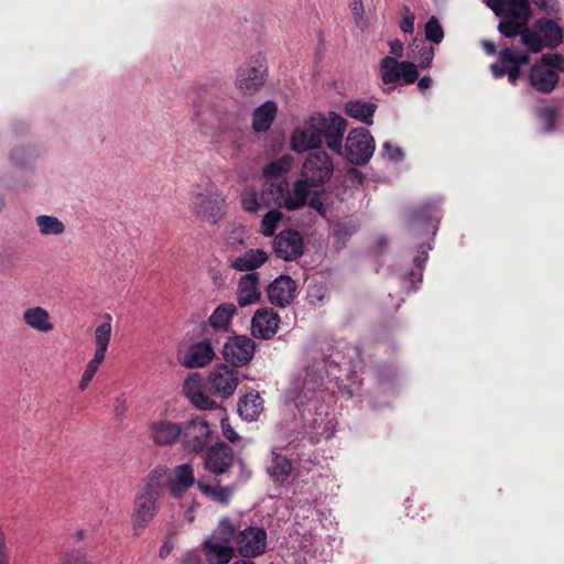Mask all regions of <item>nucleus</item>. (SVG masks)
<instances>
[{"mask_svg": "<svg viewBox=\"0 0 564 564\" xmlns=\"http://www.w3.org/2000/svg\"><path fill=\"white\" fill-rule=\"evenodd\" d=\"M193 109V120L200 133L209 134L215 131L220 141L230 143L235 149L241 147L245 138L246 113L235 100L198 99L194 102Z\"/></svg>", "mask_w": 564, "mask_h": 564, "instance_id": "f257e3e1", "label": "nucleus"}, {"mask_svg": "<svg viewBox=\"0 0 564 564\" xmlns=\"http://www.w3.org/2000/svg\"><path fill=\"white\" fill-rule=\"evenodd\" d=\"M346 126V120L338 113L332 112L328 117L314 113L293 130L291 148L296 153L319 149L325 139L333 152L341 154Z\"/></svg>", "mask_w": 564, "mask_h": 564, "instance_id": "f03ea898", "label": "nucleus"}, {"mask_svg": "<svg viewBox=\"0 0 564 564\" xmlns=\"http://www.w3.org/2000/svg\"><path fill=\"white\" fill-rule=\"evenodd\" d=\"M167 468L156 466L140 487L133 502L132 523L134 530H143L158 514L160 500L164 496V477Z\"/></svg>", "mask_w": 564, "mask_h": 564, "instance_id": "7ed1b4c3", "label": "nucleus"}, {"mask_svg": "<svg viewBox=\"0 0 564 564\" xmlns=\"http://www.w3.org/2000/svg\"><path fill=\"white\" fill-rule=\"evenodd\" d=\"M310 189L306 181H296L293 186L286 178L264 180L260 199L265 208L297 210L306 205Z\"/></svg>", "mask_w": 564, "mask_h": 564, "instance_id": "20e7f679", "label": "nucleus"}, {"mask_svg": "<svg viewBox=\"0 0 564 564\" xmlns=\"http://www.w3.org/2000/svg\"><path fill=\"white\" fill-rule=\"evenodd\" d=\"M310 189L306 181H296L293 186L286 178L264 180L260 199L265 208L297 210L306 205Z\"/></svg>", "mask_w": 564, "mask_h": 564, "instance_id": "39448f33", "label": "nucleus"}, {"mask_svg": "<svg viewBox=\"0 0 564 564\" xmlns=\"http://www.w3.org/2000/svg\"><path fill=\"white\" fill-rule=\"evenodd\" d=\"M188 208L197 219L216 225L226 214V197L214 182L206 178L189 191Z\"/></svg>", "mask_w": 564, "mask_h": 564, "instance_id": "423d86ee", "label": "nucleus"}, {"mask_svg": "<svg viewBox=\"0 0 564 564\" xmlns=\"http://www.w3.org/2000/svg\"><path fill=\"white\" fill-rule=\"evenodd\" d=\"M563 30L550 18L536 19L523 34V45L531 53H540L544 48L555 50L563 42Z\"/></svg>", "mask_w": 564, "mask_h": 564, "instance_id": "0eeeda50", "label": "nucleus"}, {"mask_svg": "<svg viewBox=\"0 0 564 564\" xmlns=\"http://www.w3.org/2000/svg\"><path fill=\"white\" fill-rule=\"evenodd\" d=\"M379 76L383 83L382 91L391 94L397 83L414 84L419 79L417 66L409 61L399 62L392 56H386L379 64Z\"/></svg>", "mask_w": 564, "mask_h": 564, "instance_id": "6e6552de", "label": "nucleus"}, {"mask_svg": "<svg viewBox=\"0 0 564 564\" xmlns=\"http://www.w3.org/2000/svg\"><path fill=\"white\" fill-rule=\"evenodd\" d=\"M212 440V430L205 415H194L182 422L181 446L187 454H200Z\"/></svg>", "mask_w": 564, "mask_h": 564, "instance_id": "1a4fd4ad", "label": "nucleus"}, {"mask_svg": "<svg viewBox=\"0 0 564 564\" xmlns=\"http://www.w3.org/2000/svg\"><path fill=\"white\" fill-rule=\"evenodd\" d=\"M268 68L262 55L252 56L237 73L236 87L246 96H253L265 84Z\"/></svg>", "mask_w": 564, "mask_h": 564, "instance_id": "9d476101", "label": "nucleus"}, {"mask_svg": "<svg viewBox=\"0 0 564 564\" xmlns=\"http://www.w3.org/2000/svg\"><path fill=\"white\" fill-rule=\"evenodd\" d=\"M530 63L527 52L506 47L499 51L498 61L490 65L492 76L498 79L505 76L511 85H516L522 75V67Z\"/></svg>", "mask_w": 564, "mask_h": 564, "instance_id": "9b49d317", "label": "nucleus"}, {"mask_svg": "<svg viewBox=\"0 0 564 564\" xmlns=\"http://www.w3.org/2000/svg\"><path fill=\"white\" fill-rule=\"evenodd\" d=\"M106 322L98 325L94 333L96 350L93 359L87 364L86 369L82 376V379L78 384V389L84 391L89 386L94 376L98 371L100 365L105 361L106 352L109 347L112 326H111V315L106 314Z\"/></svg>", "mask_w": 564, "mask_h": 564, "instance_id": "f8f14e48", "label": "nucleus"}, {"mask_svg": "<svg viewBox=\"0 0 564 564\" xmlns=\"http://www.w3.org/2000/svg\"><path fill=\"white\" fill-rule=\"evenodd\" d=\"M503 13L496 14L501 18L498 24V31L505 37H514L520 35L523 43V34L529 30L528 22L532 15L531 4H518L503 8Z\"/></svg>", "mask_w": 564, "mask_h": 564, "instance_id": "ddd939ff", "label": "nucleus"}, {"mask_svg": "<svg viewBox=\"0 0 564 564\" xmlns=\"http://www.w3.org/2000/svg\"><path fill=\"white\" fill-rule=\"evenodd\" d=\"M346 158L354 165L367 164L375 151V139L366 128L354 129L345 144Z\"/></svg>", "mask_w": 564, "mask_h": 564, "instance_id": "4468645a", "label": "nucleus"}, {"mask_svg": "<svg viewBox=\"0 0 564 564\" xmlns=\"http://www.w3.org/2000/svg\"><path fill=\"white\" fill-rule=\"evenodd\" d=\"M334 164L329 155L324 151L311 153L305 160L302 169L301 181H306L310 186H318L326 183L333 175Z\"/></svg>", "mask_w": 564, "mask_h": 564, "instance_id": "2eb2a0df", "label": "nucleus"}, {"mask_svg": "<svg viewBox=\"0 0 564 564\" xmlns=\"http://www.w3.org/2000/svg\"><path fill=\"white\" fill-rule=\"evenodd\" d=\"M256 343L246 335L226 336L223 345V357L232 367L248 365L254 356Z\"/></svg>", "mask_w": 564, "mask_h": 564, "instance_id": "dca6fc26", "label": "nucleus"}, {"mask_svg": "<svg viewBox=\"0 0 564 564\" xmlns=\"http://www.w3.org/2000/svg\"><path fill=\"white\" fill-rule=\"evenodd\" d=\"M267 531L259 527H247L235 538L238 553L246 558L258 557L267 549Z\"/></svg>", "mask_w": 564, "mask_h": 564, "instance_id": "f3484780", "label": "nucleus"}, {"mask_svg": "<svg viewBox=\"0 0 564 564\" xmlns=\"http://www.w3.org/2000/svg\"><path fill=\"white\" fill-rule=\"evenodd\" d=\"M234 462V449L225 442H217L204 451V467L216 476L228 473Z\"/></svg>", "mask_w": 564, "mask_h": 564, "instance_id": "a211bd4d", "label": "nucleus"}, {"mask_svg": "<svg viewBox=\"0 0 564 564\" xmlns=\"http://www.w3.org/2000/svg\"><path fill=\"white\" fill-rule=\"evenodd\" d=\"M239 384V372L227 365H220L208 376L209 390L224 399L234 394Z\"/></svg>", "mask_w": 564, "mask_h": 564, "instance_id": "6ab92c4d", "label": "nucleus"}, {"mask_svg": "<svg viewBox=\"0 0 564 564\" xmlns=\"http://www.w3.org/2000/svg\"><path fill=\"white\" fill-rule=\"evenodd\" d=\"M273 249L278 258L285 261L295 260L303 254V237L296 230H283L274 238Z\"/></svg>", "mask_w": 564, "mask_h": 564, "instance_id": "aec40b11", "label": "nucleus"}, {"mask_svg": "<svg viewBox=\"0 0 564 564\" xmlns=\"http://www.w3.org/2000/svg\"><path fill=\"white\" fill-rule=\"evenodd\" d=\"M195 484L194 467L192 464L186 463L177 465L171 470L164 482V488L169 489L170 495L174 499H181Z\"/></svg>", "mask_w": 564, "mask_h": 564, "instance_id": "412c9836", "label": "nucleus"}, {"mask_svg": "<svg viewBox=\"0 0 564 564\" xmlns=\"http://www.w3.org/2000/svg\"><path fill=\"white\" fill-rule=\"evenodd\" d=\"M219 338L205 335V338L188 348L183 365L188 369L205 367L215 356L214 346L218 345Z\"/></svg>", "mask_w": 564, "mask_h": 564, "instance_id": "4be33fe9", "label": "nucleus"}, {"mask_svg": "<svg viewBox=\"0 0 564 564\" xmlns=\"http://www.w3.org/2000/svg\"><path fill=\"white\" fill-rule=\"evenodd\" d=\"M237 307L232 303L218 305L208 318V326L205 327V335L219 338L227 336L230 330V321L236 315Z\"/></svg>", "mask_w": 564, "mask_h": 564, "instance_id": "5701e85b", "label": "nucleus"}, {"mask_svg": "<svg viewBox=\"0 0 564 564\" xmlns=\"http://www.w3.org/2000/svg\"><path fill=\"white\" fill-rule=\"evenodd\" d=\"M280 317L273 308H259L251 321V334L256 338L270 339L279 329Z\"/></svg>", "mask_w": 564, "mask_h": 564, "instance_id": "b1692460", "label": "nucleus"}, {"mask_svg": "<svg viewBox=\"0 0 564 564\" xmlns=\"http://www.w3.org/2000/svg\"><path fill=\"white\" fill-rule=\"evenodd\" d=\"M296 282L289 275H280L268 286L269 301L279 307L290 305L296 296Z\"/></svg>", "mask_w": 564, "mask_h": 564, "instance_id": "393cba45", "label": "nucleus"}, {"mask_svg": "<svg viewBox=\"0 0 564 564\" xmlns=\"http://www.w3.org/2000/svg\"><path fill=\"white\" fill-rule=\"evenodd\" d=\"M151 438L158 446H172L181 443L182 423L172 422L167 419L153 421L150 424Z\"/></svg>", "mask_w": 564, "mask_h": 564, "instance_id": "a878e982", "label": "nucleus"}, {"mask_svg": "<svg viewBox=\"0 0 564 564\" xmlns=\"http://www.w3.org/2000/svg\"><path fill=\"white\" fill-rule=\"evenodd\" d=\"M560 82L558 73L554 69H549L540 63L534 64L529 73L530 85L539 93H552Z\"/></svg>", "mask_w": 564, "mask_h": 564, "instance_id": "bb28decb", "label": "nucleus"}, {"mask_svg": "<svg viewBox=\"0 0 564 564\" xmlns=\"http://www.w3.org/2000/svg\"><path fill=\"white\" fill-rule=\"evenodd\" d=\"M261 293L259 288V273L250 272L242 275L238 283L237 301L243 307L257 303Z\"/></svg>", "mask_w": 564, "mask_h": 564, "instance_id": "cd10ccee", "label": "nucleus"}, {"mask_svg": "<svg viewBox=\"0 0 564 564\" xmlns=\"http://www.w3.org/2000/svg\"><path fill=\"white\" fill-rule=\"evenodd\" d=\"M203 552L208 564H228L235 556L231 545L206 539L203 543Z\"/></svg>", "mask_w": 564, "mask_h": 564, "instance_id": "c85d7f7f", "label": "nucleus"}, {"mask_svg": "<svg viewBox=\"0 0 564 564\" xmlns=\"http://www.w3.org/2000/svg\"><path fill=\"white\" fill-rule=\"evenodd\" d=\"M268 260V254L262 249H250L243 254L230 259V268L237 271L254 272Z\"/></svg>", "mask_w": 564, "mask_h": 564, "instance_id": "c756f323", "label": "nucleus"}, {"mask_svg": "<svg viewBox=\"0 0 564 564\" xmlns=\"http://www.w3.org/2000/svg\"><path fill=\"white\" fill-rule=\"evenodd\" d=\"M262 411L263 399L258 392L250 391L239 399L238 413L243 420L248 422L256 421Z\"/></svg>", "mask_w": 564, "mask_h": 564, "instance_id": "7c9ffc66", "label": "nucleus"}, {"mask_svg": "<svg viewBox=\"0 0 564 564\" xmlns=\"http://www.w3.org/2000/svg\"><path fill=\"white\" fill-rule=\"evenodd\" d=\"M183 389L195 408L199 410H212L217 406L216 402L200 390L195 376H191L185 380Z\"/></svg>", "mask_w": 564, "mask_h": 564, "instance_id": "2f4dec72", "label": "nucleus"}, {"mask_svg": "<svg viewBox=\"0 0 564 564\" xmlns=\"http://www.w3.org/2000/svg\"><path fill=\"white\" fill-rule=\"evenodd\" d=\"M23 321L29 327L40 333H48L54 328L48 312L40 306L25 310Z\"/></svg>", "mask_w": 564, "mask_h": 564, "instance_id": "473e14b6", "label": "nucleus"}, {"mask_svg": "<svg viewBox=\"0 0 564 564\" xmlns=\"http://www.w3.org/2000/svg\"><path fill=\"white\" fill-rule=\"evenodd\" d=\"M293 470L292 462L285 456L280 455L276 449L272 451V463L268 467V473L275 484L283 485L288 481Z\"/></svg>", "mask_w": 564, "mask_h": 564, "instance_id": "72a5a7b5", "label": "nucleus"}, {"mask_svg": "<svg viewBox=\"0 0 564 564\" xmlns=\"http://www.w3.org/2000/svg\"><path fill=\"white\" fill-rule=\"evenodd\" d=\"M278 107L274 101H265L253 111L252 128L256 132H265L276 116Z\"/></svg>", "mask_w": 564, "mask_h": 564, "instance_id": "f704fd0d", "label": "nucleus"}, {"mask_svg": "<svg viewBox=\"0 0 564 564\" xmlns=\"http://www.w3.org/2000/svg\"><path fill=\"white\" fill-rule=\"evenodd\" d=\"M377 105L365 100H350L345 106V112L366 124H372Z\"/></svg>", "mask_w": 564, "mask_h": 564, "instance_id": "c9c22d12", "label": "nucleus"}, {"mask_svg": "<svg viewBox=\"0 0 564 564\" xmlns=\"http://www.w3.org/2000/svg\"><path fill=\"white\" fill-rule=\"evenodd\" d=\"M440 208L435 202H427L412 212L411 218L413 223H438Z\"/></svg>", "mask_w": 564, "mask_h": 564, "instance_id": "e433bc0d", "label": "nucleus"}, {"mask_svg": "<svg viewBox=\"0 0 564 564\" xmlns=\"http://www.w3.org/2000/svg\"><path fill=\"white\" fill-rule=\"evenodd\" d=\"M237 533V529L231 520L228 517H225L219 521L217 528L213 531L208 539L230 545Z\"/></svg>", "mask_w": 564, "mask_h": 564, "instance_id": "4c0bfd02", "label": "nucleus"}, {"mask_svg": "<svg viewBox=\"0 0 564 564\" xmlns=\"http://www.w3.org/2000/svg\"><path fill=\"white\" fill-rule=\"evenodd\" d=\"M35 224L44 236H59L65 232V225L55 216L40 215L35 218Z\"/></svg>", "mask_w": 564, "mask_h": 564, "instance_id": "58836bf2", "label": "nucleus"}, {"mask_svg": "<svg viewBox=\"0 0 564 564\" xmlns=\"http://www.w3.org/2000/svg\"><path fill=\"white\" fill-rule=\"evenodd\" d=\"M197 488L202 494L209 497L212 500L216 502L226 506L230 501L231 489L229 487L212 486L203 481H198Z\"/></svg>", "mask_w": 564, "mask_h": 564, "instance_id": "ea45409f", "label": "nucleus"}, {"mask_svg": "<svg viewBox=\"0 0 564 564\" xmlns=\"http://www.w3.org/2000/svg\"><path fill=\"white\" fill-rule=\"evenodd\" d=\"M282 218L283 214L279 208H271L261 220V234L264 237L273 236Z\"/></svg>", "mask_w": 564, "mask_h": 564, "instance_id": "a19ab883", "label": "nucleus"}, {"mask_svg": "<svg viewBox=\"0 0 564 564\" xmlns=\"http://www.w3.org/2000/svg\"><path fill=\"white\" fill-rule=\"evenodd\" d=\"M289 167L290 164L286 158L273 161L269 163L263 170L264 180L286 178L284 174L288 172Z\"/></svg>", "mask_w": 564, "mask_h": 564, "instance_id": "79ce46f5", "label": "nucleus"}, {"mask_svg": "<svg viewBox=\"0 0 564 564\" xmlns=\"http://www.w3.org/2000/svg\"><path fill=\"white\" fill-rule=\"evenodd\" d=\"M425 39L434 44H440L444 39L443 26L434 15H432L425 24Z\"/></svg>", "mask_w": 564, "mask_h": 564, "instance_id": "37998d69", "label": "nucleus"}, {"mask_svg": "<svg viewBox=\"0 0 564 564\" xmlns=\"http://www.w3.org/2000/svg\"><path fill=\"white\" fill-rule=\"evenodd\" d=\"M427 260V251L421 250L419 251V254L414 258V265L415 269L410 271L408 278L410 282V289H414V283L420 282L422 280V270L423 265Z\"/></svg>", "mask_w": 564, "mask_h": 564, "instance_id": "c03bdc74", "label": "nucleus"}, {"mask_svg": "<svg viewBox=\"0 0 564 564\" xmlns=\"http://www.w3.org/2000/svg\"><path fill=\"white\" fill-rule=\"evenodd\" d=\"M241 206L243 210L248 213H257L261 207H263L262 202L260 199V193L256 192H246L241 195Z\"/></svg>", "mask_w": 564, "mask_h": 564, "instance_id": "a18cd8bd", "label": "nucleus"}, {"mask_svg": "<svg viewBox=\"0 0 564 564\" xmlns=\"http://www.w3.org/2000/svg\"><path fill=\"white\" fill-rule=\"evenodd\" d=\"M538 117L544 123L546 132L554 131L557 119V111L555 109L550 107L541 108L538 111Z\"/></svg>", "mask_w": 564, "mask_h": 564, "instance_id": "49530a36", "label": "nucleus"}, {"mask_svg": "<svg viewBox=\"0 0 564 564\" xmlns=\"http://www.w3.org/2000/svg\"><path fill=\"white\" fill-rule=\"evenodd\" d=\"M544 67L549 69L564 70V55L557 53H549L544 54L539 62Z\"/></svg>", "mask_w": 564, "mask_h": 564, "instance_id": "de8ad7c7", "label": "nucleus"}, {"mask_svg": "<svg viewBox=\"0 0 564 564\" xmlns=\"http://www.w3.org/2000/svg\"><path fill=\"white\" fill-rule=\"evenodd\" d=\"M486 6L492 10L495 14L503 13V8L514 7L518 4H528L529 0H486Z\"/></svg>", "mask_w": 564, "mask_h": 564, "instance_id": "09e8293b", "label": "nucleus"}, {"mask_svg": "<svg viewBox=\"0 0 564 564\" xmlns=\"http://www.w3.org/2000/svg\"><path fill=\"white\" fill-rule=\"evenodd\" d=\"M10 158L17 166H24L31 158V151L26 148H17L11 152Z\"/></svg>", "mask_w": 564, "mask_h": 564, "instance_id": "8fccbe9b", "label": "nucleus"}, {"mask_svg": "<svg viewBox=\"0 0 564 564\" xmlns=\"http://www.w3.org/2000/svg\"><path fill=\"white\" fill-rule=\"evenodd\" d=\"M382 148L383 155L387 156L389 160L393 162H400L403 160L404 154L399 147H394L390 142H384Z\"/></svg>", "mask_w": 564, "mask_h": 564, "instance_id": "3c124183", "label": "nucleus"}, {"mask_svg": "<svg viewBox=\"0 0 564 564\" xmlns=\"http://www.w3.org/2000/svg\"><path fill=\"white\" fill-rule=\"evenodd\" d=\"M306 204L316 210L319 215L324 216L326 213L325 205L322 200L321 194L318 192H315L311 198L307 197Z\"/></svg>", "mask_w": 564, "mask_h": 564, "instance_id": "603ef678", "label": "nucleus"}, {"mask_svg": "<svg viewBox=\"0 0 564 564\" xmlns=\"http://www.w3.org/2000/svg\"><path fill=\"white\" fill-rule=\"evenodd\" d=\"M434 58V48L431 46H424L420 51V66L422 68H429L432 65Z\"/></svg>", "mask_w": 564, "mask_h": 564, "instance_id": "864d4df0", "label": "nucleus"}, {"mask_svg": "<svg viewBox=\"0 0 564 564\" xmlns=\"http://www.w3.org/2000/svg\"><path fill=\"white\" fill-rule=\"evenodd\" d=\"M221 429L224 436L229 442L235 443L240 440L239 434L234 430L226 417H221Z\"/></svg>", "mask_w": 564, "mask_h": 564, "instance_id": "5fc2aeb1", "label": "nucleus"}, {"mask_svg": "<svg viewBox=\"0 0 564 564\" xmlns=\"http://www.w3.org/2000/svg\"><path fill=\"white\" fill-rule=\"evenodd\" d=\"M408 15L400 22V29L403 33L412 34L414 31L415 17L410 12L409 8H405Z\"/></svg>", "mask_w": 564, "mask_h": 564, "instance_id": "6e6d98bb", "label": "nucleus"}, {"mask_svg": "<svg viewBox=\"0 0 564 564\" xmlns=\"http://www.w3.org/2000/svg\"><path fill=\"white\" fill-rule=\"evenodd\" d=\"M64 564H90V562L86 558V555L80 551H74L67 554Z\"/></svg>", "mask_w": 564, "mask_h": 564, "instance_id": "4d7b16f0", "label": "nucleus"}, {"mask_svg": "<svg viewBox=\"0 0 564 564\" xmlns=\"http://www.w3.org/2000/svg\"><path fill=\"white\" fill-rule=\"evenodd\" d=\"M390 53L392 57H402L404 53V46L403 43L395 39L389 42Z\"/></svg>", "mask_w": 564, "mask_h": 564, "instance_id": "13d9d810", "label": "nucleus"}, {"mask_svg": "<svg viewBox=\"0 0 564 564\" xmlns=\"http://www.w3.org/2000/svg\"><path fill=\"white\" fill-rule=\"evenodd\" d=\"M350 9L356 21L362 19L365 10L361 0H351Z\"/></svg>", "mask_w": 564, "mask_h": 564, "instance_id": "bf43d9fd", "label": "nucleus"}, {"mask_svg": "<svg viewBox=\"0 0 564 564\" xmlns=\"http://www.w3.org/2000/svg\"><path fill=\"white\" fill-rule=\"evenodd\" d=\"M115 414L120 417L127 411L126 400L121 398H117L113 403Z\"/></svg>", "mask_w": 564, "mask_h": 564, "instance_id": "052dcab7", "label": "nucleus"}, {"mask_svg": "<svg viewBox=\"0 0 564 564\" xmlns=\"http://www.w3.org/2000/svg\"><path fill=\"white\" fill-rule=\"evenodd\" d=\"M181 564H202L199 555L195 552L187 553Z\"/></svg>", "mask_w": 564, "mask_h": 564, "instance_id": "680f3d73", "label": "nucleus"}, {"mask_svg": "<svg viewBox=\"0 0 564 564\" xmlns=\"http://www.w3.org/2000/svg\"><path fill=\"white\" fill-rule=\"evenodd\" d=\"M552 0H533L534 4L546 12H552L554 10V4L551 3Z\"/></svg>", "mask_w": 564, "mask_h": 564, "instance_id": "e2e57ef3", "label": "nucleus"}, {"mask_svg": "<svg viewBox=\"0 0 564 564\" xmlns=\"http://www.w3.org/2000/svg\"><path fill=\"white\" fill-rule=\"evenodd\" d=\"M481 45L488 55H498L499 52L497 51L496 44L494 42L485 40L482 41Z\"/></svg>", "mask_w": 564, "mask_h": 564, "instance_id": "0e129e2a", "label": "nucleus"}, {"mask_svg": "<svg viewBox=\"0 0 564 564\" xmlns=\"http://www.w3.org/2000/svg\"><path fill=\"white\" fill-rule=\"evenodd\" d=\"M432 86V79L431 77L429 76H424L422 78L419 79V83H417V88L421 90V91H425L426 89H429L430 87Z\"/></svg>", "mask_w": 564, "mask_h": 564, "instance_id": "69168bd1", "label": "nucleus"}, {"mask_svg": "<svg viewBox=\"0 0 564 564\" xmlns=\"http://www.w3.org/2000/svg\"><path fill=\"white\" fill-rule=\"evenodd\" d=\"M245 243V240L243 238L239 237V238H232L230 237L228 239V246H230L231 248H234L235 250H238L240 246H242Z\"/></svg>", "mask_w": 564, "mask_h": 564, "instance_id": "338daca9", "label": "nucleus"}, {"mask_svg": "<svg viewBox=\"0 0 564 564\" xmlns=\"http://www.w3.org/2000/svg\"><path fill=\"white\" fill-rule=\"evenodd\" d=\"M335 234H336L337 236H341V235H349L350 232L347 230L346 225H344V224H337V225L335 226Z\"/></svg>", "mask_w": 564, "mask_h": 564, "instance_id": "774afa93", "label": "nucleus"}]
</instances>
